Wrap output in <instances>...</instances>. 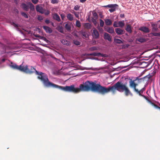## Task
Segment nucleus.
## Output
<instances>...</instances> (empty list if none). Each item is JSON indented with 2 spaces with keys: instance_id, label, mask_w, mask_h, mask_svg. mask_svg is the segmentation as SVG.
Wrapping results in <instances>:
<instances>
[{
  "instance_id": "f257e3e1",
  "label": "nucleus",
  "mask_w": 160,
  "mask_h": 160,
  "mask_svg": "<svg viewBox=\"0 0 160 160\" xmlns=\"http://www.w3.org/2000/svg\"><path fill=\"white\" fill-rule=\"evenodd\" d=\"M55 88H58L64 91L72 92L77 93L81 92H97L102 95H104L111 92L113 94H115L116 90L120 92H124L126 96L129 95L132 96V94L128 88L121 82H118L112 86L106 88L102 86L99 84L89 81H87L82 84H81L79 88H75V85L72 84L70 86H66L65 87L56 85Z\"/></svg>"
},
{
  "instance_id": "f03ea898",
  "label": "nucleus",
  "mask_w": 160,
  "mask_h": 160,
  "mask_svg": "<svg viewBox=\"0 0 160 160\" xmlns=\"http://www.w3.org/2000/svg\"><path fill=\"white\" fill-rule=\"evenodd\" d=\"M36 75H38V78L41 80L45 87L55 88L56 84L49 81L48 77L45 73L37 72Z\"/></svg>"
},
{
  "instance_id": "7ed1b4c3",
  "label": "nucleus",
  "mask_w": 160,
  "mask_h": 160,
  "mask_svg": "<svg viewBox=\"0 0 160 160\" xmlns=\"http://www.w3.org/2000/svg\"><path fill=\"white\" fill-rule=\"evenodd\" d=\"M145 77L143 78H140V77H138L136 78V79L132 80L131 79L130 81L129 82V86L131 88H132L134 90L135 92H139L138 91V89L136 88L137 86H138V84L136 83L134 81L136 80L138 81V82H140L142 81H144V79L145 78Z\"/></svg>"
},
{
  "instance_id": "20e7f679",
  "label": "nucleus",
  "mask_w": 160,
  "mask_h": 160,
  "mask_svg": "<svg viewBox=\"0 0 160 160\" xmlns=\"http://www.w3.org/2000/svg\"><path fill=\"white\" fill-rule=\"evenodd\" d=\"M22 72L27 74H32L35 73L36 74L37 72H38L36 69L32 66H23Z\"/></svg>"
},
{
  "instance_id": "39448f33",
  "label": "nucleus",
  "mask_w": 160,
  "mask_h": 160,
  "mask_svg": "<svg viewBox=\"0 0 160 160\" xmlns=\"http://www.w3.org/2000/svg\"><path fill=\"white\" fill-rule=\"evenodd\" d=\"M103 7L106 8H109V11L111 13L112 12L116 11L118 8L119 6L116 4H110L107 5L102 6Z\"/></svg>"
},
{
  "instance_id": "423d86ee",
  "label": "nucleus",
  "mask_w": 160,
  "mask_h": 160,
  "mask_svg": "<svg viewBox=\"0 0 160 160\" xmlns=\"http://www.w3.org/2000/svg\"><path fill=\"white\" fill-rule=\"evenodd\" d=\"M64 27L65 29L68 32H70L72 31V27L73 25L72 22H67L64 23Z\"/></svg>"
},
{
  "instance_id": "0eeeda50",
  "label": "nucleus",
  "mask_w": 160,
  "mask_h": 160,
  "mask_svg": "<svg viewBox=\"0 0 160 160\" xmlns=\"http://www.w3.org/2000/svg\"><path fill=\"white\" fill-rule=\"evenodd\" d=\"M10 66L13 69L18 70L22 72V70H23V66H22V65H20L19 66H18L15 63L11 62Z\"/></svg>"
},
{
  "instance_id": "6e6552de",
  "label": "nucleus",
  "mask_w": 160,
  "mask_h": 160,
  "mask_svg": "<svg viewBox=\"0 0 160 160\" xmlns=\"http://www.w3.org/2000/svg\"><path fill=\"white\" fill-rule=\"evenodd\" d=\"M92 35L94 38L97 39L99 37V34L98 31L95 28L93 30Z\"/></svg>"
},
{
  "instance_id": "1a4fd4ad",
  "label": "nucleus",
  "mask_w": 160,
  "mask_h": 160,
  "mask_svg": "<svg viewBox=\"0 0 160 160\" xmlns=\"http://www.w3.org/2000/svg\"><path fill=\"white\" fill-rule=\"evenodd\" d=\"M103 38L105 40H108L109 42H111L112 41V37L107 33H104Z\"/></svg>"
},
{
  "instance_id": "9d476101",
  "label": "nucleus",
  "mask_w": 160,
  "mask_h": 160,
  "mask_svg": "<svg viewBox=\"0 0 160 160\" xmlns=\"http://www.w3.org/2000/svg\"><path fill=\"white\" fill-rule=\"evenodd\" d=\"M152 30V32H158L159 29L158 28V24L156 23H152L151 24Z\"/></svg>"
},
{
  "instance_id": "9b49d317",
  "label": "nucleus",
  "mask_w": 160,
  "mask_h": 160,
  "mask_svg": "<svg viewBox=\"0 0 160 160\" xmlns=\"http://www.w3.org/2000/svg\"><path fill=\"white\" fill-rule=\"evenodd\" d=\"M139 30L145 33H148L150 32L149 28L146 27H141L139 28Z\"/></svg>"
},
{
  "instance_id": "f8f14e48",
  "label": "nucleus",
  "mask_w": 160,
  "mask_h": 160,
  "mask_svg": "<svg viewBox=\"0 0 160 160\" xmlns=\"http://www.w3.org/2000/svg\"><path fill=\"white\" fill-rule=\"evenodd\" d=\"M116 33L118 35H122L124 33L125 31L120 28H116L115 29Z\"/></svg>"
},
{
  "instance_id": "ddd939ff",
  "label": "nucleus",
  "mask_w": 160,
  "mask_h": 160,
  "mask_svg": "<svg viewBox=\"0 0 160 160\" xmlns=\"http://www.w3.org/2000/svg\"><path fill=\"white\" fill-rule=\"evenodd\" d=\"M42 28L47 33H52V30L48 26H43Z\"/></svg>"
},
{
  "instance_id": "4468645a",
  "label": "nucleus",
  "mask_w": 160,
  "mask_h": 160,
  "mask_svg": "<svg viewBox=\"0 0 160 160\" xmlns=\"http://www.w3.org/2000/svg\"><path fill=\"white\" fill-rule=\"evenodd\" d=\"M36 10L37 12H39L42 14L44 13L43 8L41 6H39V5L36 6Z\"/></svg>"
},
{
  "instance_id": "2eb2a0df",
  "label": "nucleus",
  "mask_w": 160,
  "mask_h": 160,
  "mask_svg": "<svg viewBox=\"0 0 160 160\" xmlns=\"http://www.w3.org/2000/svg\"><path fill=\"white\" fill-rule=\"evenodd\" d=\"M61 42L63 44L67 45V46H69L71 45V42H70L68 41L65 39L61 40Z\"/></svg>"
},
{
  "instance_id": "dca6fc26",
  "label": "nucleus",
  "mask_w": 160,
  "mask_h": 160,
  "mask_svg": "<svg viewBox=\"0 0 160 160\" xmlns=\"http://www.w3.org/2000/svg\"><path fill=\"white\" fill-rule=\"evenodd\" d=\"M52 17L53 19L57 20L58 22L61 21L60 17L57 13H54L53 14Z\"/></svg>"
},
{
  "instance_id": "f3484780",
  "label": "nucleus",
  "mask_w": 160,
  "mask_h": 160,
  "mask_svg": "<svg viewBox=\"0 0 160 160\" xmlns=\"http://www.w3.org/2000/svg\"><path fill=\"white\" fill-rule=\"evenodd\" d=\"M21 6L23 9L26 11H28L29 10V8L25 3H22L21 4Z\"/></svg>"
},
{
  "instance_id": "a211bd4d",
  "label": "nucleus",
  "mask_w": 160,
  "mask_h": 160,
  "mask_svg": "<svg viewBox=\"0 0 160 160\" xmlns=\"http://www.w3.org/2000/svg\"><path fill=\"white\" fill-rule=\"evenodd\" d=\"M105 24L107 26H111L112 24V21L109 19H107L104 20Z\"/></svg>"
},
{
  "instance_id": "6ab92c4d",
  "label": "nucleus",
  "mask_w": 160,
  "mask_h": 160,
  "mask_svg": "<svg viewBox=\"0 0 160 160\" xmlns=\"http://www.w3.org/2000/svg\"><path fill=\"white\" fill-rule=\"evenodd\" d=\"M125 30L129 33H131L132 32L131 25L129 24H127L126 25V28H125Z\"/></svg>"
},
{
  "instance_id": "aec40b11",
  "label": "nucleus",
  "mask_w": 160,
  "mask_h": 160,
  "mask_svg": "<svg viewBox=\"0 0 160 160\" xmlns=\"http://www.w3.org/2000/svg\"><path fill=\"white\" fill-rule=\"evenodd\" d=\"M67 18L70 21H72L73 20L74 18L73 15L70 13L67 14Z\"/></svg>"
},
{
  "instance_id": "412c9836",
  "label": "nucleus",
  "mask_w": 160,
  "mask_h": 160,
  "mask_svg": "<svg viewBox=\"0 0 160 160\" xmlns=\"http://www.w3.org/2000/svg\"><path fill=\"white\" fill-rule=\"evenodd\" d=\"M106 31L108 33L111 34L114 33V29L112 27L108 28Z\"/></svg>"
},
{
  "instance_id": "4be33fe9",
  "label": "nucleus",
  "mask_w": 160,
  "mask_h": 160,
  "mask_svg": "<svg viewBox=\"0 0 160 160\" xmlns=\"http://www.w3.org/2000/svg\"><path fill=\"white\" fill-rule=\"evenodd\" d=\"M57 29L59 32L61 33H64V32L63 30V28L62 26H58L57 28Z\"/></svg>"
},
{
  "instance_id": "5701e85b",
  "label": "nucleus",
  "mask_w": 160,
  "mask_h": 160,
  "mask_svg": "<svg viewBox=\"0 0 160 160\" xmlns=\"http://www.w3.org/2000/svg\"><path fill=\"white\" fill-rule=\"evenodd\" d=\"M152 32L150 34L152 36L155 37H160V32Z\"/></svg>"
},
{
  "instance_id": "b1692460",
  "label": "nucleus",
  "mask_w": 160,
  "mask_h": 160,
  "mask_svg": "<svg viewBox=\"0 0 160 160\" xmlns=\"http://www.w3.org/2000/svg\"><path fill=\"white\" fill-rule=\"evenodd\" d=\"M137 40L138 41L141 43L144 42L146 41V39L144 38H143V37L138 38H137Z\"/></svg>"
},
{
  "instance_id": "393cba45",
  "label": "nucleus",
  "mask_w": 160,
  "mask_h": 160,
  "mask_svg": "<svg viewBox=\"0 0 160 160\" xmlns=\"http://www.w3.org/2000/svg\"><path fill=\"white\" fill-rule=\"evenodd\" d=\"M92 14L93 17L92 18H95V19H98V15L96 12L94 11H92Z\"/></svg>"
},
{
  "instance_id": "a878e982",
  "label": "nucleus",
  "mask_w": 160,
  "mask_h": 160,
  "mask_svg": "<svg viewBox=\"0 0 160 160\" xmlns=\"http://www.w3.org/2000/svg\"><path fill=\"white\" fill-rule=\"evenodd\" d=\"M118 27H123L125 25V23L124 21H120L118 22Z\"/></svg>"
},
{
  "instance_id": "bb28decb",
  "label": "nucleus",
  "mask_w": 160,
  "mask_h": 160,
  "mask_svg": "<svg viewBox=\"0 0 160 160\" xmlns=\"http://www.w3.org/2000/svg\"><path fill=\"white\" fill-rule=\"evenodd\" d=\"M100 55H101V53L97 52H95L90 54V55L93 56H100Z\"/></svg>"
},
{
  "instance_id": "cd10ccee",
  "label": "nucleus",
  "mask_w": 160,
  "mask_h": 160,
  "mask_svg": "<svg viewBox=\"0 0 160 160\" xmlns=\"http://www.w3.org/2000/svg\"><path fill=\"white\" fill-rule=\"evenodd\" d=\"M152 106H154L155 108L158 109L160 110V107L158 106L157 105L154 103V102H152V101L150 102V103Z\"/></svg>"
},
{
  "instance_id": "c85d7f7f",
  "label": "nucleus",
  "mask_w": 160,
  "mask_h": 160,
  "mask_svg": "<svg viewBox=\"0 0 160 160\" xmlns=\"http://www.w3.org/2000/svg\"><path fill=\"white\" fill-rule=\"evenodd\" d=\"M73 42L74 44L77 46L80 45L81 44L80 42L77 40H73Z\"/></svg>"
},
{
  "instance_id": "c756f323",
  "label": "nucleus",
  "mask_w": 160,
  "mask_h": 160,
  "mask_svg": "<svg viewBox=\"0 0 160 160\" xmlns=\"http://www.w3.org/2000/svg\"><path fill=\"white\" fill-rule=\"evenodd\" d=\"M114 42L115 43L118 44H121L123 43L122 40L119 39L117 38L114 39Z\"/></svg>"
},
{
  "instance_id": "7c9ffc66",
  "label": "nucleus",
  "mask_w": 160,
  "mask_h": 160,
  "mask_svg": "<svg viewBox=\"0 0 160 160\" xmlns=\"http://www.w3.org/2000/svg\"><path fill=\"white\" fill-rule=\"evenodd\" d=\"M145 90V88H143L141 89L140 90H138V92H136L138 94H139V96H142L143 95L141 93V92L142 93V92L144 91Z\"/></svg>"
},
{
  "instance_id": "2f4dec72",
  "label": "nucleus",
  "mask_w": 160,
  "mask_h": 160,
  "mask_svg": "<svg viewBox=\"0 0 160 160\" xmlns=\"http://www.w3.org/2000/svg\"><path fill=\"white\" fill-rule=\"evenodd\" d=\"M84 26L85 28H90L91 27V25L89 23H86L84 24Z\"/></svg>"
},
{
  "instance_id": "473e14b6",
  "label": "nucleus",
  "mask_w": 160,
  "mask_h": 160,
  "mask_svg": "<svg viewBox=\"0 0 160 160\" xmlns=\"http://www.w3.org/2000/svg\"><path fill=\"white\" fill-rule=\"evenodd\" d=\"M76 26L78 28H80L81 26L80 22L78 20H77L76 21Z\"/></svg>"
},
{
  "instance_id": "72a5a7b5",
  "label": "nucleus",
  "mask_w": 160,
  "mask_h": 160,
  "mask_svg": "<svg viewBox=\"0 0 160 160\" xmlns=\"http://www.w3.org/2000/svg\"><path fill=\"white\" fill-rule=\"evenodd\" d=\"M156 70H154L152 73H151L150 74H149V76L148 77V78H152L153 75H154L156 73Z\"/></svg>"
},
{
  "instance_id": "f704fd0d",
  "label": "nucleus",
  "mask_w": 160,
  "mask_h": 160,
  "mask_svg": "<svg viewBox=\"0 0 160 160\" xmlns=\"http://www.w3.org/2000/svg\"><path fill=\"white\" fill-rule=\"evenodd\" d=\"M29 5L30 6V9L31 10H34L35 8L34 5L31 2H29Z\"/></svg>"
},
{
  "instance_id": "c9c22d12",
  "label": "nucleus",
  "mask_w": 160,
  "mask_h": 160,
  "mask_svg": "<svg viewBox=\"0 0 160 160\" xmlns=\"http://www.w3.org/2000/svg\"><path fill=\"white\" fill-rule=\"evenodd\" d=\"M82 35L85 38H87L88 36V35L87 33L85 32H81Z\"/></svg>"
},
{
  "instance_id": "e433bc0d",
  "label": "nucleus",
  "mask_w": 160,
  "mask_h": 160,
  "mask_svg": "<svg viewBox=\"0 0 160 160\" xmlns=\"http://www.w3.org/2000/svg\"><path fill=\"white\" fill-rule=\"evenodd\" d=\"M100 26L101 27H103L104 25V22L101 19H100Z\"/></svg>"
},
{
  "instance_id": "4c0bfd02",
  "label": "nucleus",
  "mask_w": 160,
  "mask_h": 160,
  "mask_svg": "<svg viewBox=\"0 0 160 160\" xmlns=\"http://www.w3.org/2000/svg\"><path fill=\"white\" fill-rule=\"evenodd\" d=\"M21 14L25 18H28V15L24 12H21Z\"/></svg>"
},
{
  "instance_id": "58836bf2",
  "label": "nucleus",
  "mask_w": 160,
  "mask_h": 160,
  "mask_svg": "<svg viewBox=\"0 0 160 160\" xmlns=\"http://www.w3.org/2000/svg\"><path fill=\"white\" fill-rule=\"evenodd\" d=\"M113 26L114 27H118V22L117 21H115L113 23Z\"/></svg>"
},
{
  "instance_id": "ea45409f",
  "label": "nucleus",
  "mask_w": 160,
  "mask_h": 160,
  "mask_svg": "<svg viewBox=\"0 0 160 160\" xmlns=\"http://www.w3.org/2000/svg\"><path fill=\"white\" fill-rule=\"evenodd\" d=\"M73 13L74 14V15L78 19L79 18V13L77 12H75V11H73Z\"/></svg>"
},
{
  "instance_id": "a19ab883",
  "label": "nucleus",
  "mask_w": 160,
  "mask_h": 160,
  "mask_svg": "<svg viewBox=\"0 0 160 160\" xmlns=\"http://www.w3.org/2000/svg\"><path fill=\"white\" fill-rule=\"evenodd\" d=\"M141 96L143 97L145 99H146V100H147L149 103L150 102H151L150 100H149L148 98L146 97V96L142 95V96Z\"/></svg>"
},
{
  "instance_id": "79ce46f5",
  "label": "nucleus",
  "mask_w": 160,
  "mask_h": 160,
  "mask_svg": "<svg viewBox=\"0 0 160 160\" xmlns=\"http://www.w3.org/2000/svg\"><path fill=\"white\" fill-rule=\"evenodd\" d=\"M51 2L52 4L57 3L58 2V0H51Z\"/></svg>"
},
{
  "instance_id": "37998d69",
  "label": "nucleus",
  "mask_w": 160,
  "mask_h": 160,
  "mask_svg": "<svg viewBox=\"0 0 160 160\" xmlns=\"http://www.w3.org/2000/svg\"><path fill=\"white\" fill-rule=\"evenodd\" d=\"M129 46L128 44L123 45L122 46V49H126Z\"/></svg>"
},
{
  "instance_id": "c03bdc74",
  "label": "nucleus",
  "mask_w": 160,
  "mask_h": 160,
  "mask_svg": "<svg viewBox=\"0 0 160 160\" xmlns=\"http://www.w3.org/2000/svg\"><path fill=\"white\" fill-rule=\"evenodd\" d=\"M80 8V6L78 5H76L74 7V9L75 10L77 11L79 9V8Z\"/></svg>"
},
{
  "instance_id": "a18cd8bd",
  "label": "nucleus",
  "mask_w": 160,
  "mask_h": 160,
  "mask_svg": "<svg viewBox=\"0 0 160 160\" xmlns=\"http://www.w3.org/2000/svg\"><path fill=\"white\" fill-rule=\"evenodd\" d=\"M97 28L100 32H102L103 31L102 28V27H100V26H98Z\"/></svg>"
},
{
  "instance_id": "49530a36",
  "label": "nucleus",
  "mask_w": 160,
  "mask_h": 160,
  "mask_svg": "<svg viewBox=\"0 0 160 160\" xmlns=\"http://www.w3.org/2000/svg\"><path fill=\"white\" fill-rule=\"evenodd\" d=\"M60 16L61 17L62 20H63L64 18L65 17V14L64 13H62L60 14Z\"/></svg>"
},
{
  "instance_id": "de8ad7c7",
  "label": "nucleus",
  "mask_w": 160,
  "mask_h": 160,
  "mask_svg": "<svg viewBox=\"0 0 160 160\" xmlns=\"http://www.w3.org/2000/svg\"><path fill=\"white\" fill-rule=\"evenodd\" d=\"M31 1L33 3H34V4H36L38 2V0H31Z\"/></svg>"
},
{
  "instance_id": "09e8293b",
  "label": "nucleus",
  "mask_w": 160,
  "mask_h": 160,
  "mask_svg": "<svg viewBox=\"0 0 160 160\" xmlns=\"http://www.w3.org/2000/svg\"><path fill=\"white\" fill-rule=\"evenodd\" d=\"M38 19L39 21H41L42 20L43 18L41 16H39L38 18Z\"/></svg>"
},
{
  "instance_id": "8fccbe9b",
  "label": "nucleus",
  "mask_w": 160,
  "mask_h": 160,
  "mask_svg": "<svg viewBox=\"0 0 160 160\" xmlns=\"http://www.w3.org/2000/svg\"><path fill=\"white\" fill-rule=\"evenodd\" d=\"M44 13L45 15H48L50 13V12L49 10H47L45 12H44Z\"/></svg>"
},
{
  "instance_id": "3c124183",
  "label": "nucleus",
  "mask_w": 160,
  "mask_h": 160,
  "mask_svg": "<svg viewBox=\"0 0 160 160\" xmlns=\"http://www.w3.org/2000/svg\"><path fill=\"white\" fill-rule=\"evenodd\" d=\"M92 43L93 45H95L97 44L96 41L95 40H92Z\"/></svg>"
},
{
  "instance_id": "603ef678",
  "label": "nucleus",
  "mask_w": 160,
  "mask_h": 160,
  "mask_svg": "<svg viewBox=\"0 0 160 160\" xmlns=\"http://www.w3.org/2000/svg\"><path fill=\"white\" fill-rule=\"evenodd\" d=\"M100 56L102 57H107L108 55L106 54H101V55H100Z\"/></svg>"
},
{
  "instance_id": "864d4df0",
  "label": "nucleus",
  "mask_w": 160,
  "mask_h": 160,
  "mask_svg": "<svg viewBox=\"0 0 160 160\" xmlns=\"http://www.w3.org/2000/svg\"><path fill=\"white\" fill-rule=\"evenodd\" d=\"M99 17L100 18H103L104 16L102 15V13H100L99 14Z\"/></svg>"
},
{
  "instance_id": "5fc2aeb1",
  "label": "nucleus",
  "mask_w": 160,
  "mask_h": 160,
  "mask_svg": "<svg viewBox=\"0 0 160 160\" xmlns=\"http://www.w3.org/2000/svg\"><path fill=\"white\" fill-rule=\"evenodd\" d=\"M45 23L47 24H49L50 22V21L49 20L46 19L45 21Z\"/></svg>"
},
{
  "instance_id": "6e6d98bb",
  "label": "nucleus",
  "mask_w": 160,
  "mask_h": 160,
  "mask_svg": "<svg viewBox=\"0 0 160 160\" xmlns=\"http://www.w3.org/2000/svg\"><path fill=\"white\" fill-rule=\"evenodd\" d=\"M120 17L121 18H124V17L125 15L124 14H121L120 15Z\"/></svg>"
},
{
  "instance_id": "4d7b16f0",
  "label": "nucleus",
  "mask_w": 160,
  "mask_h": 160,
  "mask_svg": "<svg viewBox=\"0 0 160 160\" xmlns=\"http://www.w3.org/2000/svg\"><path fill=\"white\" fill-rule=\"evenodd\" d=\"M97 19H95V18H92L91 20L92 22L96 21Z\"/></svg>"
},
{
  "instance_id": "13d9d810",
  "label": "nucleus",
  "mask_w": 160,
  "mask_h": 160,
  "mask_svg": "<svg viewBox=\"0 0 160 160\" xmlns=\"http://www.w3.org/2000/svg\"><path fill=\"white\" fill-rule=\"evenodd\" d=\"M14 11L15 12L17 13H18V12H19V11H18V10L17 9H16V8L14 9Z\"/></svg>"
},
{
  "instance_id": "bf43d9fd",
  "label": "nucleus",
  "mask_w": 160,
  "mask_h": 160,
  "mask_svg": "<svg viewBox=\"0 0 160 160\" xmlns=\"http://www.w3.org/2000/svg\"><path fill=\"white\" fill-rule=\"evenodd\" d=\"M87 0H80V2L82 3L85 2Z\"/></svg>"
},
{
  "instance_id": "052dcab7",
  "label": "nucleus",
  "mask_w": 160,
  "mask_h": 160,
  "mask_svg": "<svg viewBox=\"0 0 160 160\" xmlns=\"http://www.w3.org/2000/svg\"><path fill=\"white\" fill-rule=\"evenodd\" d=\"M13 25L15 27H18V25L13 23Z\"/></svg>"
},
{
  "instance_id": "680f3d73",
  "label": "nucleus",
  "mask_w": 160,
  "mask_h": 160,
  "mask_svg": "<svg viewBox=\"0 0 160 160\" xmlns=\"http://www.w3.org/2000/svg\"><path fill=\"white\" fill-rule=\"evenodd\" d=\"M6 59H5V58H3L2 59V62H4L6 60Z\"/></svg>"
},
{
  "instance_id": "e2e57ef3",
  "label": "nucleus",
  "mask_w": 160,
  "mask_h": 160,
  "mask_svg": "<svg viewBox=\"0 0 160 160\" xmlns=\"http://www.w3.org/2000/svg\"><path fill=\"white\" fill-rule=\"evenodd\" d=\"M35 36L37 37L38 38H41L42 37L40 36L39 35H35Z\"/></svg>"
},
{
  "instance_id": "0e129e2a",
  "label": "nucleus",
  "mask_w": 160,
  "mask_h": 160,
  "mask_svg": "<svg viewBox=\"0 0 160 160\" xmlns=\"http://www.w3.org/2000/svg\"><path fill=\"white\" fill-rule=\"evenodd\" d=\"M93 22L95 25H96V24H97V22L96 21Z\"/></svg>"
},
{
  "instance_id": "69168bd1",
  "label": "nucleus",
  "mask_w": 160,
  "mask_h": 160,
  "mask_svg": "<svg viewBox=\"0 0 160 160\" xmlns=\"http://www.w3.org/2000/svg\"><path fill=\"white\" fill-rule=\"evenodd\" d=\"M92 48V50H96V48H95V47Z\"/></svg>"
},
{
  "instance_id": "338daca9",
  "label": "nucleus",
  "mask_w": 160,
  "mask_h": 160,
  "mask_svg": "<svg viewBox=\"0 0 160 160\" xmlns=\"http://www.w3.org/2000/svg\"><path fill=\"white\" fill-rule=\"evenodd\" d=\"M90 16L89 15L88 17V20H89V19H90Z\"/></svg>"
},
{
  "instance_id": "774afa93",
  "label": "nucleus",
  "mask_w": 160,
  "mask_h": 160,
  "mask_svg": "<svg viewBox=\"0 0 160 160\" xmlns=\"http://www.w3.org/2000/svg\"><path fill=\"white\" fill-rule=\"evenodd\" d=\"M42 38H44V39H46V38L45 37H42Z\"/></svg>"
}]
</instances>
